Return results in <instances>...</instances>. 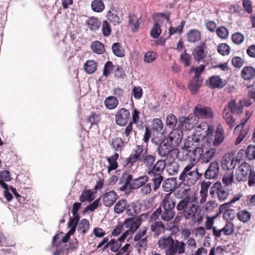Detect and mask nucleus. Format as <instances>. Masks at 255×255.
Wrapping results in <instances>:
<instances>
[{"label": "nucleus", "instance_id": "1", "mask_svg": "<svg viewBox=\"0 0 255 255\" xmlns=\"http://www.w3.org/2000/svg\"><path fill=\"white\" fill-rule=\"evenodd\" d=\"M201 176L202 174L199 173L192 162L184 168L179 176V180L188 187L181 190V200L176 206L177 211L183 212L185 219H191L193 223L198 224L202 221L203 214L198 203L196 194L190 187L195 184Z\"/></svg>", "mask_w": 255, "mask_h": 255}, {"label": "nucleus", "instance_id": "2", "mask_svg": "<svg viewBox=\"0 0 255 255\" xmlns=\"http://www.w3.org/2000/svg\"><path fill=\"white\" fill-rule=\"evenodd\" d=\"M211 143V141L203 136L198 134L192 135L188 137L185 142V147L187 148L185 155L194 161L201 160L203 148Z\"/></svg>", "mask_w": 255, "mask_h": 255}, {"label": "nucleus", "instance_id": "3", "mask_svg": "<svg viewBox=\"0 0 255 255\" xmlns=\"http://www.w3.org/2000/svg\"><path fill=\"white\" fill-rule=\"evenodd\" d=\"M165 167V160L159 159L147 170V172L151 178V181L152 182V187L154 191L157 190L163 180V177L161 174Z\"/></svg>", "mask_w": 255, "mask_h": 255}, {"label": "nucleus", "instance_id": "4", "mask_svg": "<svg viewBox=\"0 0 255 255\" xmlns=\"http://www.w3.org/2000/svg\"><path fill=\"white\" fill-rule=\"evenodd\" d=\"M236 179L238 181L248 180L249 186L253 187L255 185V171L249 164L244 162L237 169Z\"/></svg>", "mask_w": 255, "mask_h": 255}, {"label": "nucleus", "instance_id": "5", "mask_svg": "<svg viewBox=\"0 0 255 255\" xmlns=\"http://www.w3.org/2000/svg\"><path fill=\"white\" fill-rule=\"evenodd\" d=\"M243 112L242 107L240 104H237L234 100H231L229 105L225 106L223 113V117L227 124L232 128L236 125L235 120L233 118V113L240 114Z\"/></svg>", "mask_w": 255, "mask_h": 255}, {"label": "nucleus", "instance_id": "6", "mask_svg": "<svg viewBox=\"0 0 255 255\" xmlns=\"http://www.w3.org/2000/svg\"><path fill=\"white\" fill-rule=\"evenodd\" d=\"M158 154L165 160L171 159L173 157H178L179 151L178 149L171 147L169 143L163 139L159 144L157 148Z\"/></svg>", "mask_w": 255, "mask_h": 255}, {"label": "nucleus", "instance_id": "7", "mask_svg": "<svg viewBox=\"0 0 255 255\" xmlns=\"http://www.w3.org/2000/svg\"><path fill=\"white\" fill-rule=\"evenodd\" d=\"M210 194L214 198L217 197L219 201H224L227 199L230 192L225 186H223L220 182H217L211 187Z\"/></svg>", "mask_w": 255, "mask_h": 255}, {"label": "nucleus", "instance_id": "8", "mask_svg": "<svg viewBox=\"0 0 255 255\" xmlns=\"http://www.w3.org/2000/svg\"><path fill=\"white\" fill-rule=\"evenodd\" d=\"M199 123L198 118L194 114H190L187 117H181L178 120V127L181 130H190L194 128Z\"/></svg>", "mask_w": 255, "mask_h": 255}, {"label": "nucleus", "instance_id": "9", "mask_svg": "<svg viewBox=\"0 0 255 255\" xmlns=\"http://www.w3.org/2000/svg\"><path fill=\"white\" fill-rule=\"evenodd\" d=\"M183 136L182 130L178 127L169 133L166 139H164L169 143V145L171 147H175L181 143Z\"/></svg>", "mask_w": 255, "mask_h": 255}, {"label": "nucleus", "instance_id": "10", "mask_svg": "<svg viewBox=\"0 0 255 255\" xmlns=\"http://www.w3.org/2000/svg\"><path fill=\"white\" fill-rule=\"evenodd\" d=\"M214 130V128L213 126L209 125L206 122H203L199 125L196 128V132L192 135L198 134L203 136L204 138L208 139L210 135L212 134Z\"/></svg>", "mask_w": 255, "mask_h": 255}, {"label": "nucleus", "instance_id": "11", "mask_svg": "<svg viewBox=\"0 0 255 255\" xmlns=\"http://www.w3.org/2000/svg\"><path fill=\"white\" fill-rule=\"evenodd\" d=\"M234 232V225L231 222H227L226 225L222 229H218L216 227L213 228V235L217 237L220 238L222 236V233L225 236H230Z\"/></svg>", "mask_w": 255, "mask_h": 255}, {"label": "nucleus", "instance_id": "12", "mask_svg": "<svg viewBox=\"0 0 255 255\" xmlns=\"http://www.w3.org/2000/svg\"><path fill=\"white\" fill-rule=\"evenodd\" d=\"M146 151L142 146L136 145L133 153L128 158V162L131 165H133L137 161L141 162Z\"/></svg>", "mask_w": 255, "mask_h": 255}, {"label": "nucleus", "instance_id": "13", "mask_svg": "<svg viewBox=\"0 0 255 255\" xmlns=\"http://www.w3.org/2000/svg\"><path fill=\"white\" fill-rule=\"evenodd\" d=\"M193 114L198 119H210L213 117V112L209 107L198 105L194 108Z\"/></svg>", "mask_w": 255, "mask_h": 255}, {"label": "nucleus", "instance_id": "14", "mask_svg": "<svg viewBox=\"0 0 255 255\" xmlns=\"http://www.w3.org/2000/svg\"><path fill=\"white\" fill-rule=\"evenodd\" d=\"M185 243L174 239L168 255H182L185 253Z\"/></svg>", "mask_w": 255, "mask_h": 255}, {"label": "nucleus", "instance_id": "15", "mask_svg": "<svg viewBox=\"0 0 255 255\" xmlns=\"http://www.w3.org/2000/svg\"><path fill=\"white\" fill-rule=\"evenodd\" d=\"M157 17L158 19L155 20L154 24L150 31L151 36L153 38H158L161 32L160 26L159 24L160 19L165 18L167 21H168L169 19V15L168 14L161 13L157 14Z\"/></svg>", "mask_w": 255, "mask_h": 255}, {"label": "nucleus", "instance_id": "16", "mask_svg": "<svg viewBox=\"0 0 255 255\" xmlns=\"http://www.w3.org/2000/svg\"><path fill=\"white\" fill-rule=\"evenodd\" d=\"M129 116L130 113L128 110L124 108L120 109L115 117L117 124L120 126H125L128 123Z\"/></svg>", "mask_w": 255, "mask_h": 255}, {"label": "nucleus", "instance_id": "17", "mask_svg": "<svg viewBox=\"0 0 255 255\" xmlns=\"http://www.w3.org/2000/svg\"><path fill=\"white\" fill-rule=\"evenodd\" d=\"M174 239L170 236L161 237L158 241V247L165 250V255H168Z\"/></svg>", "mask_w": 255, "mask_h": 255}, {"label": "nucleus", "instance_id": "18", "mask_svg": "<svg viewBox=\"0 0 255 255\" xmlns=\"http://www.w3.org/2000/svg\"><path fill=\"white\" fill-rule=\"evenodd\" d=\"M225 137V131L223 127L221 125H219L216 129L215 134L214 135V139L212 141V139H209V141H211L213 145L217 147L220 145L224 141Z\"/></svg>", "mask_w": 255, "mask_h": 255}, {"label": "nucleus", "instance_id": "19", "mask_svg": "<svg viewBox=\"0 0 255 255\" xmlns=\"http://www.w3.org/2000/svg\"><path fill=\"white\" fill-rule=\"evenodd\" d=\"M108 19L116 25L121 23L123 20V13L120 8L113 9L108 11Z\"/></svg>", "mask_w": 255, "mask_h": 255}, {"label": "nucleus", "instance_id": "20", "mask_svg": "<svg viewBox=\"0 0 255 255\" xmlns=\"http://www.w3.org/2000/svg\"><path fill=\"white\" fill-rule=\"evenodd\" d=\"M220 169V165L218 162L214 161L210 163L209 167L204 173L206 179H214L218 176Z\"/></svg>", "mask_w": 255, "mask_h": 255}, {"label": "nucleus", "instance_id": "21", "mask_svg": "<svg viewBox=\"0 0 255 255\" xmlns=\"http://www.w3.org/2000/svg\"><path fill=\"white\" fill-rule=\"evenodd\" d=\"M177 157H173L170 159L165 160L166 167L167 171L169 174L173 175L177 174L180 168L179 163L176 161Z\"/></svg>", "mask_w": 255, "mask_h": 255}, {"label": "nucleus", "instance_id": "22", "mask_svg": "<svg viewBox=\"0 0 255 255\" xmlns=\"http://www.w3.org/2000/svg\"><path fill=\"white\" fill-rule=\"evenodd\" d=\"M141 223V219L139 218H131L126 219L125 224L127 228H129V229L126 231L128 232V236L135 232L138 228Z\"/></svg>", "mask_w": 255, "mask_h": 255}, {"label": "nucleus", "instance_id": "23", "mask_svg": "<svg viewBox=\"0 0 255 255\" xmlns=\"http://www.w3.org/2000/svg\"><path fill=\"white\" fill-rule=\"evenodd\" d=\"M236 163L232 155L226 154L221 161V166L224 170H232L235 167Z\"/></svg>", "mask_w": 255, "mask_h": 255}, {"label": "nucleus", "instance_id": "24", "mask_svg": "<svg viewBox=\"0 0 255 255\" xmlns=\"http://www.w3.org/2000/svg\"><path fill=\"white\" fill-rule=\"evenodd\" d=\"M205 48V43L202 42L194 49L192 54L194 59L197 61L200 62L202 61L206 56Z\"/></svg>", "mask_w": 255, "mask_h": 255}, {"label": "nucleus", "instance_id": "25", "mask_svg": "<svg viewBox=\"0 0 255 255\" xmlns=\"http://www.w3.org/2000/svg\"><path fill=\"white\" fill-rule=\"evenodd\" d=\"M103 203L106 207L113 205L118 199V195L114 191L106 192L102 196Z\"/></svg>", "mask_w": 255, "mask_h": 255}, {"label": "nucleus", "instance_id": "26", "mask_svg": "<svg viewBox=\"0 0 255 255\" xmlns=\"http://www.w3.org/2000/svg\"><path fill=\"white\" fill-rule=\"evenodd\" d=\"M128 232H125L118 239H112L110 241V250L113 252H117L122 246V242L128 236Z\"/></svg>", "mask_w": 255, "mask_h": 255}, {"label": "nucleus", "instance_id": "27", "mask_svg": "<svg viewBox=\"0 0 255 255\" xmlns=\"http://www.w3.org/2000/svg\"><path fill=\"white\" fill-rule=\"evenodd\" d=\"M176 201L171 193L166 194L163 196L161 201V206L163 208L174 209Z\"/></svg>", "mask_w": 255, "mask_h": 255}, {"label": "nucleus", "instance_id": "28", "mask_svg": "<svg viewBox=\"0 0 255 255\" xmlns=\"http://www.w3.org/2000/svg\"><path fill=\"white\" fill-rule=\"evenodd\" d=\"M241 77L246 81H251L255 77V68L251 66L244 67L241 72Z\"/></svg>", "mask_w": 255, "mask_h": 255}, {"label": "nucleus", "instance_id": "29", "mask_svg": "<svg viewBox=\"0 0 255 255\" xmlns=\"http://www.w3.org/2000/svg\"><path fill=\"white\" fill-rule=\"evenodd\" d=\"M82 204L80 202H75L73 205L72 213V217H70L69 223V224H75L77 225L78 222L79 221L80 217L78 213V210L81 207Z\"/></svg>", "mask_w": 255, "mask_h": 255}, {"label": "nucleus", "instance_id": "30", "mask_svg": "<svg viewBox=\"0 0 255 255\" xmlns=\"http://www.w3.org/2000/svg\"><path fill=\"white\" fill-rule=\"evenodd\" d=\"M148 180L149 177L147 175L139 176L132 180L130 189H136L141 188L148 181Z\"/></svg>", "mask_w": 255, "mask_h": 255}, {"label": "nucleus", "instance_id": "31", "mask_svg": "<svg viewBox=\"0 0 255 255\" xmlns=\"http://www.w3.org/2000/svg\"><path fill=\"white\" fill-rule=\"evenodd\" d=\"M150 230L154 236H158L165 231V227L161 221H154L150 225Z\"/></svg>", "mask_w": 255, "mask_h": 255}, {"label": "nucleus", "instance_id": "32", "mask_svg": "<svg viewBox=\"0 0 255 255\" xmlns=\"http://www.w3.org/2000/svg\"><path fill=\"white\" fill-rule=\"evenodd\" d=\"M77 227L78 233L84 237L90 229L89 221L85 219H82L79 223L78 222Z\"/></svg>", "mask_w": 255, "mask_h": 255}, {"label": "nucleus", "instance_id": "33", "mask_svg": "<svg viewBox=\"0 0 255 255\" xmlns=\"http://www.w3.org/2000/svg\"><path fill=\"white\" fill-rule=\"evenodd\" d=\"M202 83V81L200 79V77H194L189 85V89L193 94H195L199 88H200Z\"/></svg>", "mask_w": 255, "mask_h": 255}, {"label": "nucleus", "instance_id": "34", "mask_svg": "<svg viewBox=\"0 0 255 255\" xmlns=\"http://www.w3.org/2000/svg\"><path fill=\"white\" fill-rule=\"evenodd\" d=\"M96 198L95 193L90 190H84L80 197V200L82 202L88 201L89 202L94 200Z\"/></svg>", "mask_w": 255, "mask_h": 255}, {"label": "nucleus", "instance_id": "35", "mask_svg": "<svg viewBox=\"0 0 255 255\" xmlns=\"http://www.w3.org/2000/svg\"><path fill=\"white\" fill-rule=\"evenodd\" d=\"M209 84L212 88H221L225 84L222 79L218 76H213L209 79Z\"/></svg>", "mask_w": 255, "mask_h": 255}, {"label": "nucleus", "instance_id": "36", "mask_svg": "<svg viewBox=\"0 0 255 255\" xmlns=\"http://www.w3.org/2000/svg\"><path fill=\"white\" fill-rule=\"evenodd\" d=\"M187 39L188 42L195 43L201 39V33L196 29H191L187 33Z\"/></svg>", "mask_w": 255, "mask_h": 255}, {"label": "nucleus", "instance_id": "37", "mask_svg": "<svg viewBox=\"0 0 255 255\" xmlns=\"http://www.w3.org/2000/svg\"><path fill=\"white\" fill-rule=\"evenodd\" d=\"M119 154L115 153L114 155L110 157H107V160L109 164L108 167V171L110 172L111 171L116 170L118 167L117 159L119 158Z\"/></svg>", "mask_w": 255, "mask_h": 255}, {"label": "nucleus", "instance_id": "38", "mask_svg": "<svg viewBox=\"0 0 255 255\" xmlns=\"http://www.w3.org/2000/svg\"><path fill=\"white\" fill-rule=\"evenodd\" d=\"M176 179L170 178L166 179L163 183V189L165 192L172 191L176 187Z\"/></svg>", "mask_w": 255, "mask_h": 255}, {"label": "nucleus", "instance_id": "39", "mask_svg": "<svg viewBox=\"0 0 255 255\" xmlns=\"http://www.w3.org/2000/svg\"><path fill=\"white\" fill-rule=\"evenodd\" d=\"M141 160V162L145 166L148 170L154 164L155 161V156L148 154L147 152L146 151Z\"/></svg>", "mask_w": 255, "mask_h": 255}, {"label": "nucleus", "instance_id": "40", "mask_svg": "<svg viewBox=\"0 0 255 255\" xmlns=\"http://www.w3.org/2000/svg\"><path fill=\"white\" fill-rule=\"evenodd\" d=\"M105 105L109 110H113L117 108L119 101L116 97L109 96L105 99Z\"/></svg>", "mask_w": 255, "mask_h": 255}, {"label": "nucleus", "instance_id": "41", "mask_svg": "<svg viewBox=\"0 0 255 255\" xmlns=\"http://www.w3.org/2000/svg\"><path fill=\"white\" fill-rule=\"evenodd\" d=\"M161 213V219L167 222L172 220L175 214L174 210L167 208H163Z\"/></svg>", "mask_w": 255, "mask_h": 255}, {"label": "nucleus", "instance_id": "42", "mask_svg": "<svg viewBox=\"0 0 255 255\" xmlns=\"http://www.w3.org/2000/svg\"><path fill=\"white\" fill-rule=\"evenodd\" d=\"M126 143L122 138L117 137L113 140L111 146L116 151H121Z\"/></svg>", "mask_w": 255, "mask_h": 255}, {"label": "nucleus", "instance_id": "43", "mask_svg": "<svg viewBox=\"0 0 255 255\" xmlns=\"http://www.w3.org/2000/svg\"><path fill=\"white\" fill-rule=\"evenodd\" d=\"M127 201L125 199L119 200L114 206V211L117 214H121L125 210L127 206Z\"/></svg>", "mask_w": 255, "mask_h": 255}, {"label": "nucleus", "instance_id": "44", "mask_svg": "<svg viewBox=\"0 0 255 255\" xmlns=\"http://www.w3.org/2000/svg\"><path fill=\"white\" fill-rule=\"evenodd\" d=\"M216 152V150L214 148H211L206 151L204 153L203 152L201 162L206 163L209 162L214 156Z\"/></svg>", "mask_w": 255, "mask_h": 255}, {"label": "nucleus", "instance_id": "45", "mask_svg": "<svg viewBox=\"0 0 255 255\" xmlns=\"http://www.w3.org/2000/svg\"><path fill=\"white\" fill-rule=\"evenodd\" d=\"M97 63L94 60H88L84 64V69L88 74H93L96 70Z\"/></svg>", "mask_w": 255, "mask_h": 255}, {"label": "nucleus", "instance_id": "46", "mask_svg": "<svg viewBox=\"0 0 255 255\" xmlns=\"http://www.w3.org/2000/svg\"><path fill=\"white\" fill-rule=\"evenodd\" d=\"M112 50L114 54L119 57L125 56V50L120 43H114L112 45Z\"/></svg>", "mask_w": 255, "mask_h": 255}, {"label": "nucleus", "instance_id": "47", "mask_svg": "<svg viewBox=\"0 0 255 255\" xmlns=\"http://www.w3.org/2000/svg\"><path fill=\"white\" fill-rule=\"evenodd\" d=\"M139 209L134 203H130V204H127L126 213L128 215L135 216L139 213Z\"/></svg>", "mask_w": 255, "mask_h": 255}, {"label": "nucleus", "instance_id": "48", "mask_svg": "<svg viewBox=\"0 0 255 255\" xmlns=\"http://www.w3.org/2000/svg\"><path fill=\"white\" fill-rule=\"evenodd\" d=\"M86 23L91 30H96L100 26V22L96 18L91 17L87 20Z\"/></svg>", "mask_w": 255, "mask_h": 255}, {"label": "nucleus", "instance_id": "49", "mask_svg": "<svg viewBox=\"0 0 255 255\" xmlns=\"http://www.w3.org/2000/svg\"><path fill=\"white\" fill-rule=\"evenodd\" d=\"M91 8L93 11L100 12L104 9L105 5L101 0H94L91 3Z\"/></svg>", "mask_w": 255, "mask_h": 255}, {"label": "nucleus", "instance_id": "50", "mask_svg": "<svg viewBox=\"0 0 255 255\" xmlns=\"http://www.w3.org/2000/svg\"><path fill=\"white\" fill-rule=\"evenodd\" d=\"M91 48L95 53L99 54H102L105 51L104 45L98 41H94L92 43Z\"/></svg>", "mask_w": 255, "mask_h": 255}, {"label": "nucleus", "instance_id": "51", "mask_svg": "<svg viewBox=\"0 0 255 255\" xmlns=\"http://www.w3.org/2000/svg\"><path fill=\"white\" fill-rule=\"evenodd\" d=\"M237 217L239 220L246 223L251 219V214L246 210H241L238 213Z\"/></svg>", "mask_w": 255, "mask_h": 255}, {"label": "nucleus", "instance_id": "52", "mask_svg": "<svg viewBox=\"0 0 255 255\" xmlns=\"http://www.w3.org/2000/svg\"><path fill=\"white\" fill-rule=\"evenodd\" d=\"M68 227L70 228L69 232L66 233L64 237H63L61 242L65 243L68 242L70 236L73 235L76 229L77 225L75 224H69V223L68 222L67 224Z\"/></svg>", "mask_w": 255, "mask_h": 255}, {"label": "nucleus", "instance_id": "53", "mask_svg": "<svg viewBox=\"0 0 255 255\" xmlns=\"http://www.w3.org/2000/svg\"><path fill=\"white\" fill-rule=\"evenodd\" d=\"M163 127V123L160 119L155 118L153 120L152 122V128L153 130L156 132H160L162 130Z\"/></svg>", "mask_w": 255, "mask_h": 255}, {"label": "nucleus", "instance_id": "54", "mask_svg": "<svg viewBox=\"0 0 255 255\" xmlns=\"http://www.w3.org/2000/svg\"><path fill=\"white\" fill-rule=\"evenodd\" d=\"M217 51L222 55H228L230 52V47L226 43H221L218 46Z\"/></svg>", "mask_w": 255, "mask_h": 255}, {"label": "nucleus", "instance_id": "55", "mask_svg": "<svg viewBox=\"0 0 255 255\" xmlns=\"http://www.w3.org/2000/svg\"><path fill=\"white\" fill-rule=\"evenodd\" d=\"M191 60V55L186 52L181 53L180 55V62L183 63L185 67H188L190 65Z\"/></svg>", "mask_w": 255, "mask_h": 255}, {"label": "nucleus", "instance_id": "56", "mask_svg": "<svg viewBox=\"0 0 255 255\" xmlns=\"http://www.w3.org/2000/svg\"><path fill=\"white\" fill-rule=\"evenodd\" d=\"M129 23L132 27V30L135 31L138 28L139 24L138 19L134 14L129 15Z\"/></svg>", "mask_w": 255, "mask_h": 255}, {"label": "nucleus", "instance_id": "57", "mask_svg": "<svg viewBox=\"0 0 255 255\" xmlns=\"http://www.w3.org/2000/svg\"><path fill=\"white\" fill-rule=\"evenodd\" d=\"M185 21H182L180 24L176 27L170 26L169 28V33L170 35H173L175 33L180 34L182 32L183 26L185 25Z\"/></svg>", "mask_w": 255, "mask_h": 255}, {"label": "nucleus", "instance_id": "58", "mask_svg": "<svg viewBox=\"0 0 255 255\" xmlns=\"http://www.w3.org/2000/svg\"><path fill=\"white\" fill-rule=\"evenodd\" d=\"M177 118L173 114H170L166 119V124L170 128H174L177 124Z\"/></svg>", "mask_w": 255, "mask_h": 255}, {"label": "nucleus", "instance_id": "59", "mask_svg": "<svg viewBox=\"0 0 255 255\" xmlns=\"http://www.w3.org/2000/svg\"><path fill=\"white\" fill-rule=\"evenodd\" d=\"M100 120L101 117L99 114L96 113H92L88 118V122L92 126L94 125H97Z\"/></svg>", "mask_w": 255, "mask_h": 255}, {"label": "nucleus", "instance_id": "60", "mask_svg": "<svg viewBox=\"0 0 255 255\" xmlns=\"http://www.w3.org/2000/svg\"><path fill=\"white\" fill-rule=\"evenodd\" d=\"M234 180L233 171H231L229 173H226L222 179L223 183L226 186H229L231 185Z\"/></svg>", "mask_w": 255, "mask_h": 255}, {"label": "nucleus", "instance_id": "61", "mask_svg": "<svg viewBox=\"0 0 255 255\" xmlns=\"http://www.w3.org/2000/svg\"><path fill=\"white\" fill-rule=\"evenodd\" d=\"M157 55L153 51H148L144 55L143 60L145 63H151L156 58Z\"/></svg>", "mask_w": 255, "mask_h": 255}, {"label": "nucleus", "instance_id": "62", "mask_svg": "<svg viewBox=\"0 0 255 255\" xmlns=\"http://www.w3.org/2000/svg\"><path fill=\"white\" fill-rule=\"evenodd\" d=\"M216 33L219 37L222 39H226L229 36V31L225 26H220L216 30Z\"/></svg>", "mask_w": 255, "mask_h": 255}, {"label": "nucleus", "instance_id": "63", "mask_svg": "<svg viewBox=\"0 0 255 255\" xmlns=\"http://www.w3.org/2000/svg\"><path fill=\"white\" fill-rule=\"evenodd\" d=\"M244 36L240 32H236L232 36L233 42L236 44H241L244 40Z\"/></svg>", "mask_w": 255, "mask_h": 255}, {"label": "nucleus", "instance_id": "64", "mask_svg": "<svg viewBox=\"0 0 255 255\" xmlns=\"http://www.w3.org/2000/svg\"><path fill=\"white\" fill-rule=\"evenodd\" d=\"M246 155L249 160L255 159V146L250 145L248 146L246 151Z\"/></svg>", "mask_w": 255, "mask_h": 255}]
</instances>
